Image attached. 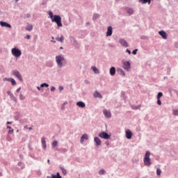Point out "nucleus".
<instances>
[{
	"label": "nucleus",
	"instance_id": "31",
	"mask_svg": "<svg viewBox=\"0 0 178 178\" xmlns=\"http://www.w3.org/2000/svg\"><path fill=\"white\" fill-rule=\"evenodd\" d=\"M98 17H99V14H98V13H94V14H93V17H92V20H93V22L97 21V19H98Z\"/></svg>",
	"mask_w": 178,
	"mask_h": 178
},
{
	"label": "nucleus",
	"instance_id": "54",
	"mask_svg": "<svg viewBox=\"0 0 178 178\" xmlns=\"http://www.w3.org/2000/svg\"><path fill=\"white\" fill-rule=\"evenodd\" d=\"M58 89H59L60 91H63V86H60L58 87Z\"/></svg>",
	"mask_w": 178,
	"mask_h": 178
},
{
	"label": "nucleus",
	"instance_id": "10",
	"mask_svg": "<svg viewBox=\"0 0 178 178\" xmlns=\"http://www.w3.org/2000/svg\"><path fill=\"white\" fill-rule=\"evenodd\" d=\"M1 27H6V29H12V25L7 22L0 21Z\"/></svg>",
	"mask_w": 178,
	"mask_h": 178
},
{
	"label": "nucleus",
	"instance_id": "29",
	"mask_svg": "<svg viewBox=\"0 0 178 178\" xmlns=\"http://www.w3.org/2000/svg\"><path fill=\"white\" fill-rule=\"evenodd\" d=\"M121 98L124 101H126V99H127V97L126 96V92L124 91L121 92Z\"/></svg>",
	"mask_w": 178,
	"mask_h": 178
},
{
	"label": "nucleus",
	"instance_id": "64",
	"mask_svg": "<svg viewBox=\"0 0 178 178\" xmlns=\"http://www.w3.org/2000/svg\"><path fill=\"white\" fill-rule=\"evenodd\" d=\"M47 163H48L49 165H51V161L49 160V159H47Z\"/></svg>",
	"mask_w": 178,
	"mask_h": 178
},
{
	"label": "nucleus",
	"instance_id": "16",
	"mask_svg": "<svg viewBox=\"0 0 178 178\" xmlns=\"http://www.w3.org/2000/svg\"><path fill=\"white\" fill-rule=\"evenodd\" d=\"M47 178H62V175H60V172H57L56 174L52 173L51 176H47Z\"/></svg>",
	"mask_w": 178,
	"mask_h": 178
},
{
	"label": "nucleus",
	"instance_id": "2",
	"mask_svg": "<svg viewBox=\"0 0 178 178\" xmlns=\"http://www.w3.org/2000/svg\"><path fill=\"white\" fill-rule=\"evenodd\" d=\"M65 60H66L62 54L56 56V62L58 67H63V66H65V64H63V62H65Z\"/></svg>",
	"mask_w": 178,
	"mask_h": 178
},
{
	"label": "nucleus",
	"instance_id": "33",
	"mask_svg": "<svg viewBox=\"0 0 178 178\" xmlns=\"http://www.w3.org/2000/svg\"><path fill=\"white\" fill-rule=\"evenodd\" d=\"M140 3H151V0H138Z\"/></svg>",
	"mask_w": 178,
	"mask_h": 178
},
{
	"label": "nucleus",
	"instance_id": "28",
	"mask_svg": "<svg viewBox=\"0 0 178 178\" xmlns=\"http://www.w3.org/2000/svg\"><path fill=\"white\" fill-rule=\"evenodd\" d=\"M59 168L60 169V170H61V172H62V173H63V175L64 176H66V175H67V170H66L65 169V168H63V167H62V166H60Z\"/></svg>",
	"mask_w": 178,
	"mask_h": 178
},
{
	"label": "nucleus",
	"instance_id": "63",
	"mask_svg": "<svg viewBox=\"0 0 178 178\" xmlns=\"http://www.w3.org/2000/svg\"><path fill=\"white\" fill-rule=\"evenodd\" d=\"M7 129H9V130L12 129V127L9 126V125H7Z\"/></svg>",
	"mask_w": 178,
	"mask_h": 178
},
{
	"label": "nucleus",
	"instance_id": "35",
	"mask_svg": "<svg viewBox=\"0 0 178 178\" xmlns=\"http://www.w3.org/2000/svg\"><path fill=\"white\" fill-rule=\"evenodd\" d=\"M58 145V140H54L51 143L52 148H55Z\"/></svg>",
	"mask_w": 178,
	"mask_h": 178
},
{
	"label": "nucleus",
	"instance_id": "62",
	"mask_svg": "<svg viewBox=\"0 0 178 178\" xmlns=\"http://www.w3.org/2000/svg\"><path fill=\"white\" fill-rule=\"evenodd\" d=\"M19 158H20V159H23V158H24V157L23 154H19Z\"/></svg>",
	"mask_w": 178,
	"mask_h": 178
},
{
	"label": "nucleus",
	"instance_id": "24",
	"mask_svg": "<svg viewBox=\"0 0 178 178\" xmlns=\"http://www.w3.org/2000/svg\"><path fill=\"white\" fill-rule=\"evenodd\" d=\"M91 70L94 72L95 74H99V70L95 66H92Z\"/></svg>",
	"mask_w": 178,
	"mask_h": 178
},
{
	"label": "nucleus",
	"instance_id": "26",
	"mask_svg": "<svg viewBox=\"0 0 178 178\" xmlns=\"http://www.w3.org/2000/svg\"><path fill=\"white\" fill-rule=\"evenodd\" d=\"M57 151H58V152H61V154H65V152H67L69 149L63 147V148L57 149Z\"/></svg>",
	"mask_w": 178,
	"mask_h": 178
},
{
	"label": "nucleus",
	"instance_id": "32",
	"mask_svg": "<svg viewBox=\"0 0 178 178\" xmlns=\"http://www.w3.org/2000/svg\"><path fill=\"white\" fill-rule=\"evenodd\" d=\"M25 30H26L27 31H31L33 30V25L31 24L27 25Z\"/></svg>",
	"mask_w": 178,
	"mask_h": 178
},
{
	"label": "nucleus",
	"instance_id": "52",
	"mask_svg": "<svg viewBox=\"0 0 178 178\" xmlns=\"http://www.w3.org/2000/svg\"><path fill=\"white\" fill-rule=\"evenodd\" d=\"M158 105H162V102H161V99H157Z\"/></svg>",
	"mask_w": 178,
	"mask_h": 178
},
{
	"label": "nucleus",
	"instance_id": "55",
	"mask_svg": "<svg viewBox=\"0 0 178 178\" xmlns=\"http://www.w3.org/2000/svg\"><path fill=\"white\" fill-rule=\"evenodd\" d=\"M20 90H22V87L18 88L16 90V92H17V93L20 92Z\"/></svg>",
	"mask_w": 178,
	"mask_h": 178
},
{
	"label": "nucleus",
	"instance_id": "40",
	"mask_svg": "<svg viewBox=\"0 0 178 178\" xmlns=\"http://www.w3.org/2000/svg\"><path fill=\"white\" fill-rule=\"evenodd\" d=\"M28 148H29V151H33V147H31V141H30L29 143V144H28Z\"/></svg>",
	"mask_w": 178,
	"mask_h": 178
},
{
	"label": "nucleus",
	"instance_id": "43",
	"mask_svg": "<svg viewBox=\"0 0 178 178\" xmlns=\"http://www.w3.org/2000/svg\"><path fill=\"white\" fill-rule=\"evenodd\" d=\"M13 78H4L3 79V81H12V79H13Z\"/></svg>",
	"mask_w": 178,
	"mask_h": 178
},
{
	"label": "nucleus",
	"instance_id": "14",
	"mask_svg": "<svg viewBox=\"0 0 178 178\" xmlns=\"http://www.w3.org/2000/svg\"><path fill=\"white\" fill-rule=\"evenodd\" d=\"M113 33V28L112 26H109L107 27V31L106 33V37H111Z\"/></svg>",
	"mask_w": 178,
	"mask_h": 178
},
{
	"label": "nucleus",
	"instance_id": "23",
	"mask_svg": "<svg viewBox=\"0 0 178 178\" xmlns=\"http://www.w3.org/2000/svg\"><path fill=\"white\" fill-rule=\"evenodd\" d=\"M117 72L119 73V74H120V76H126V72H124L122 68H118Z\"/></svg>",
	"mask_w": 178,
	"mask_h": 178
},
{
	"label": "nucleus",
	"instance_id": "57",
	"mask_svg": "<svg viewBox=\"0 0 178 178\" xmlns=\"http://www.w3.org/2000/svg\"><path fill=\"white\" fill-rule=\"evenodd\" d=\"M29 156L32 158L33 159H35V156L31 154H29Z\"/></svg>",
	"mask_w": 178,
	"mask_h": 178
},
{
	"label": "nucleus",
	"instance_id": "37",
	"mask_svg": "<svg viewBox=\"0 0 178 178\" xmlns=\"http://www.w3.org/2000/svg\"><path fill=\"white\" fill-rule=\"evenodd\" d=\"M81 138H83V140H88V134H83L81 136Z\"/></svg>",
	"mask_w": 178,
	"mask_h": 178
},
{
	"label": "nucleus",
	"instance_id": "15",
	"mask_svg": "<svg viewBox=\"0 0 178 178\" xmlns=\"http://www.w3.org/2000/svg\"><path fill=\"white\" fill-rule=\"evenodd\" d=\"M103 113L107 119H111V118H112V113H111V111L105 109L104 110Z\"/></svg>",
	"mask_w": 178,
	"mask_h": 178
},
{
	"label": "nucleus",
	"instance_id": "19",
	"mask_svg": "<svg viewBox=\"0 0 178 178\" xmlns=\"http://www.w3.org/2000/svg\"><path fill=\"white\" fill-rule=\"evenodd\" d=\"M124 11L127 12V13H128V15L129 16H131V15H133V13H134V11L133 10V8H129V7H126L124 8Z\"/></svg>",
	"mask_w": 178,
	"mask_h": 178
},
{
	"label": "nucleus",
	"instance_id": "61",
	"mask_svg": "<svg viewBox=\"0 0 178 178\" xmlns=\"http://www.w3.org/2000/svg\"><path fill=\"white\" fill-rule=\"evenodd\" d=\"M84 83H85V84H90V82L88 80H85Z\"/></svg>",
	"mask_w": 178,
	"mask_h": 178
},
{
	"label": "nucleus",
	"instance_id": "21",
	"mask_svg": "<svg viewBox=\"0 0 178 178\" xmlns=\"http://www.w3.org/2000/svg\"><path fill=\"white\" fill-rule=\"evenodd\" d=\"M111 76H115L116 74V68L115 67H111L109 70Z\"/></svg>",
	"mask_w": 178,
	"mask_h": 178
},
{
	"label": "nucleus",
	"instance_id": "48",
	"mask_svg": "<svg viewBox=\"0 0 178 178\" xmlns=\"http://www.w3.org/2000/svg\"><path fill=\"white\" fill-rule=\"evenodd\" d=\"M56 90V88H55V86H51L50 88V91H51L52 92H54Z\"/></svg>",
	"mask_w": 178,
	"mask_h": 178
},
{
	"label": "nucleus",
	"instance_id": "36",
	"mask_svg": "<svg viewBox=\"0 0 178 178\" xmlns=\"http://www.w3.org/2000/svg\"><path fill=\"white\" fill-rule=\"evenodd\" d=\"M48 15H49V19H51L55 16V15H54V13L51 10L48 11Z\"/></svg>",
	"mask_w": 178,
	"mask_h": 178
},
{
	"label": "nucleus",
	"instance_id": "60",
	"mask_svg": "<svg viewBox=\"0 0 178 178\" xmlns=\"http://www.w3.org/2000/svg\"><path fill=\"white\" fill-rule=\"evenodd\" d=\"M41 88H42V87L37 86V90H38V91H41Z\"/></svg>",
	"mask_w": 178,
	"mask_h": 178
},
{
	"label": "nucleus",
	"instance_id": "45",
	"mask_svg": "<svg viewBox=\"0 0 178 178\" xmlns=\"http://www.w3.org/2000/svg\"><path fill=\"white\" fill-rule=\"evenodd\" d=\"M104 173H106V171H105V170H104V169H101L99 171V174H100V175H104Z\"/></svg>",
	"mask_w": 178,
	"mask_h": 178
},
{
	"label": "nucleus",
	"instance_id": "34",
	"mask_svg": "<svg viewBox=\"0 0 178 178\" xmlns=\"http://www.w3.org/2000/svg\"><path fill=\"white\" fill-rule=\"evenodd\" d=\"M40 87H42V88H44V87H45L46 88H48V87H49V84L44 82L40 84Z\"/></svg>",
	"mask_w": 178,
	"mask_h": 178
},
{
	"label": "nucleus",
	"instance_id": "44",
	"mask_svg": "<svg viewBox=\"0 0 178 178\" xmlns=\"http://www.w3.org/2000/svg\"><path fill=\"white\" fill-rule=\"evenodd\" d=\"M67 104V102H65L62 106H61V109L62 111H65V105Z\"/></svg>",
	"mask_w": 178,
	"mask_h": 178
},
{
	"label": "nucleus",
	"instance_id": "47",
	"mask_svg": "<svg viewBox=\"0 0 178 178\" xmlns=\"http://www.w3.org/2000/svg\"><path fill=\"white\" fill-rule=\"evenodd\" d=\"M47 66L48 67H52V66H54V63L52 62H50V63L47 64Z\"/></svg>",
	"mask_w": 178,
	"mask_h": 178
},
{
	"label": "nucleus",
	"instance_id": "4",
	"mask_svg": "<svg viewBox=\"0 0 178 178\" xmlns=\"http://www.w3.org/2000/svg\"><path fill=\"white\" fill-rule=\"evenodd\" d=\"M150 155L151 153L149 151L145 152V155L143 159L145 166H151V159H149Z\"/></svg>",
	"mask_w": 178,
	"mask_h": 178
},
{
	"label": "nucleus",
	"instance_id": "22",
	"mask_svg": "<svg viewBox=\"0 0 178 178\" xmlns=\"http://www.w3.org/2000/svg\"><path fill=\"white\" fill-rule=\"evenodd\" d=\"M76 106H79V108H84L86 106V103L82 101L77 102Z\"/></svg>",
	"mask_w": 178,
	"mask_h": 178
},
{
	"label": "nucleus",
	"instance_id": "6",
	"mask_svg": "<svg viewBox=\"0 0 178 178\" xmlns=\"http://www.w3.org/2000/svg\"><path fill=\"white\" fill-rule=\"evenodd\" d=\"M122 67L127 72H130V69H131V63L130 61H124L122 60Z\"/></svg>",
	"mask_w": 178,
	"mask_h": 178
},
{
	"label": "nucleus",
	"instance_id": "13",
	"mask_svg": "<svg viewBox=\"0 0 178 178\" xmlns=\"http://www.w3.org/2000/svg\"><path fill=\"white\" fill-rule=\"evenodd\" d=\"M94 143H95V147H99V145L102 144V141H101V139H99V137L98 136L94 137Z\"/></svg>",
	"mask_w": 178,
	"mask_h": 178
},
{
	"label": "nucleus",
	"instance_id": "58",
	"mask_svg": "<svg viewBox=\"0 0 178 178\" xmlns=\"http://www.w3.org/2000/svg\"><path fill=\"white\" fill-rule=\"evenodd\" d=\"M80 143H81V144H84V139H83V138H81V137L80 139Z\"/></svg>",
	"mask_w": 178,
	"mask_h": 178
},
{
	"label": "nucleus",
	"instance_id": "25",
	"mask_svg": "<svg viewBox=\"0 0 178 178\" xmlns=\"http://www.w3.org/2000/svg\"><path fill=\"white\" fill-rule=\"evenodd\" d=\"M56 40L59 42H63V41H65V36H63V35H61L60 38L58 37L56 38Z\"/></svg>",
	"mask_w": 178,
	"mask_h": 178
},
{
	"label": "nucleus",
	"instance_id": "30",
	"mask_svg": "<svg viewBox=\"0 0 178 178\" xmlns=\"http://www.w3.org/2000/svg\"><path fill=\"white\" fill-rule=\"evenodd\" d=\"M17 165L18 166H21V169L22 170H23V169H24L26 168V165H24V163L23 162H22V161H19L17 163Z\"/></svg>",
	"mask_w": 178,
	"mask_h": 178
},
{
	"label": "nucleus",
	"instance_id": "38",
	"mask_svg": "<svg viewBox=\"0 0 178 178\" xmlns=\"http://www.w3.org/2000/svg\"><path fill=\"white\" fill-rule=\"evenodd\" d=\"M19 99H20V101H24L26 99V97H24V95H23V94L20 93L19 94Z\"/></svg>",
	"mask_w": 178,
	"mask_h": 178
},
{
	"label": "nucleus",
	"instance_id": "27",
	"mask_svg": "<svg viewBox=\"0 0 178 178\" xmlns=\"http://www.w3.org/2000/svg\"><path fill=\"white\" fill-rule=\"evenodd\" d=\"M95 98H102V95H101V93L98 91H96L95 95H94Z\"/></svg>",
	"mask_w": 178,
	"mask_h": 178
},
{
	"label": "nucleus",
	"instance_id": "51",
	"mask_svg": "<svg viewBox=\"0 0 178 178\" xmlns=\"http://www.w3.org/2000/svg\"><path fill=\"white\" fill-rule=\"evenodd\" d=\"M24 38H25L26 40H30V38H31V35H26Z\"/></svg>",
	"mask_w": 178,
	"mask_h": 178
},
{
	"label": "nucleus",
	"instance_id": "46",
	"mask_svg": "<svg viewBox=\"0 0 178 178\" xmlns=\"http://www.w3.org/2000/svg\"><path fill=\"white\" fill-rule=\"evenodd\" d=\"M15 131V130L11 128V129H9L8 131V134H13V132Z\"/></svg>",
	"mask_w": 178,
	"mask_h": 178
},
{
	"label": "nucleus",
	"instance_id": "39",
	"mask_svg": "<svg viewBox=\"0 0 178 178\" xmlns=\"http://www.w3.org/2000/svg\"><path fill=\"white\" fill-rule=\"evenodd\" d=\"M11 83V86H16V84H17V83L16 82V80H15V79H12V80L10 81Z\"/></svg>",
	"mask_w": 178,
	"mask_h": 178
},
{
	"label": "nucleus",
	"instance_id": "1",
	"mask_svg": "<svg viewBox=\"0 0 178 178\" xmlns=\"http://www.w3.org/2000/svg\"><path fill=\"white\" fill-rule=\"evenodd\" d=\"M52 23H56L57 24L56 29H60V27L63 26L62 24V17L59 15H54V16L51 19Z\"/></svg>",
	"mask_w": 178,
	"mask_h": 178
},
{
	"label": "nucleus",
	"instance_id": "20",
	"mask_svg": "<svg viewBox=\"0 0 178 178\" xmlns=\"http://www.w3.org/2000/svg\"><path fill=\"white\" fill-rule=\"evenodd\" d=\"M42 147L43 149H47V141L45 140V137L42 138Z\"/></svg>",
	"mask_w": 178,
	"mask_h": 178
},
{
	"label": "nucleus",
	"instance_id": "11",
	"mask_svg": "<svg viewBox=\"0 0 178 178\" xmlns=\"http://www.w3.org/2000/svg\"><path fill=\"white\" fill-rule=\"evenodd\" d=\"M7 95L10 96V98L12 101H14L15 104H17V98L15 97V95H13V93H12L10 90L7 91Z\"/></svg>",
	"mask_w": 178,
	"mask_h": 178
},
{
	"label": "nucleus",
	"instance_id": "18",
	"mask_svg": "<svg viewBox=\"0 0 178 178\" xmlns=\"http://www.w3.org/2000/svg\"><path fill=\"white\" fill-rule=\"evenodd\" d=\"M159 35L163 38V40H168V33L165 31H161L159 32Z\"/></svg>",
	"mask_w": 178,
	"mask_h": 178
},
{
	"label": "nucleus",
	"instance_id": "59",
	"mask_svg": "<svg viewBox=\"0 0 178 178\" xmlns=\"http://www.w3.org/2000/svg\"><path fill=\"white\" fill-rule=\"evenodd\" d=\"M105 144H106V145H110V143H109V140H106V142H105Z\"/></svg>",
	"mask_w": 178,
	"mask_h": 178
},
{
	"label": "nucleus",
	"instance_id": "3",
	"mask_svg": "<svg viewBox=\"0 0 178 178\" xmlns=\"http://www.w3.org/2000/svg\"><path fill=\"white\" fill-rule=\"evenodd\" d=\"M11 54L17 59V58H20V56H22V50H20L17 47H15L11 49Z\"/></svg>",
	"mask_w": 178,
	"mask_h": 178
},
{
	"label": "nucleus",
	"instance_id": "49",
	"mask_svg": "<svg viewBox=\"0 0 178 178\" xmlns=\"http://www.w3.org/2000/svg\"><path fill=\"white\" fill-rule=\"evenodd\" d=\"M173 115H175V116L178 115V110H173Z\"/></svg>",
	"mask_w": 178,
	"mask_h": 178
},
{
	"label": "nucleus",
	"instance_id": "8",
	"mask_svg": "<svg viewBox=\"0 0 178 178\" xmlns=\"http://www.w3.org/2000/svg\"><path fill=\"white\" fill-rule=\"evenodd\" d=\"M13 76H15V77H17V79H18V80H19V81H22V82L23 81V77L22 76L20 72L15 70L13 71Z\"/></svg>",
	"mask_w": 178,
	"mask_h": 178
},
{
	"label": "nucleus",
	"instance_id": "53",
	"mask_svg": "<svg viewBox=\"0 0 178 178\" xmlns=\"http://www.w3.org/2000/svg\"><path fill=\"white\" fill-rule=\"evenodd\" d=\"M126 52H127V54H129V55H131V51H130V49H126Z\"/></svg>",
	"mask_w": 178,
	"mask_h": 178
},
{
	"label": "nucleus",
	"instance_id": "5",
	"mask_svg": "<svg viewBox=\"0 0 178 178\" xmlns=\"http://www.w3.org/2000/svg\"><path fill=\"white\" fill-rule=\"evenodd\" d=\"M111 136L112 134H108L105 131H102V132L99 133V137H100V138H104V140H110Z\"/></svg>",
	"mask_w": 178,
	"mask_h": 178
},
{
	"label": "nucleus",
	"instance_id": "41",
	"mask_svg": "<svg viewBox=\"0 0 178 178\" xmlns=\"http://www.w3.org/2000/svg\"><path fill=\"white\" fill-rule=\"evenodd\" d=\"M163 95L162 92H159L157 95V99H161V97Z\"/></svg>",
	"mask_w": 178,
	"mask_h": 178
},
{
	"label": "nucleus",
	"instance_id": "12",
	"mask_svg": "<svg viewBox=\"0 0 178 178\" xmlns=\"http://www.w3.org/2000/svg\"><path fill=\"white\" fill-rule=\"evenodd\" d=\"M125 137L127 140H131L133 137V132L130 129H127L125 131Z\"/></svg>",
	"mask_w": 178,
	"mask_h": 178
},
{
	"label": "nucleus",
	"instance_id": "56",
	"mask_svg": "<svg viewBox=\"0 0 178 178\" xmlns=\"http://www.w3.org/2000/svg\"><path fill=\"white\" fill-rule=\"evenodd\" d=\"M12 123H13V121H8L6 124L9 125V124H12Z\"/></svg>",
	"mask_w": 178,
	"mask_h": 178
},
{
	"label": "nucleus",
	"instance_id": "42",
	"mask_svg": "<svg viewBox=\"0 0 178 178\" xmlns=\"http://www.w3.org/2000/svg\"><path fill=\"white\" fill-rule=\"evenodd\" d=\"M161 173H162V170H161L159 168H157V170H156L157 176H161Z\"/></svg>",
	"mask_w": 178,
	"mask_h": 178
},
{
	"label": "nucleus",
	"instance_id": "17",
	"mask_svg": "<svg viewBox=\"0 0 178 178\" xmlns=\"http://www.w3.org/2000/svg\"><path fill=\"white\" fill-rule=\"evenodd\" d=\"M119 42L121 45H122V47H124L125 48L129 47V43H127V41L123 38L120 39Z\"/></svg>",
	"mask_w": 178,
	"mask_h": 178
},
{
	"label": "nucleus",
	"instance_id": "50",
	"mask_svg": "<svg viewBox=\"0 0 178 178\" xmlns=\"http://www.w3.org/2000/svg\"><path fill=\"white\" fill-rule=\"evenodd\" d=\"M15 113H16L17 115H15V120H19V115H18L19 113H18V112H16Z\"/></svg>",
	"mask_w": 178,
	"mask_h": 178
},
{
	"label": "nucleus",
	"instance_id": "9",
	"mask_svg": "<svg viewBox=\"0 0 178 178\" xmlns=\"http://www.w3.org/2000/svg\"><path fill=\"white\" fill-rule=\"evenodd\" d=\"M13 76H15V77H17V79H18V80H19V81H22V82L23 81V77L22 76L20 72L15 70L13 71Z\"/></svg>",
	"mask_w": 178,
	"mask_h": 178
},
{
	"label": "nucleus",
	"instance_id": "7",
	"mask_svg": "<svg viewBox=\"0 0 178 178\" xmlns=\"http://www.w3.org/2000/svg\"><path fill=\"white\" fill-rule=\"evenodd\" d=\"M13 76H15V77H17V79H18V80H19V81H22V82L23 81V77L22 76L20 72L15 70L13 71Z\"/></svg>",
	"mask_w": 178,
	"mask_h": 178
}]
</instances>
